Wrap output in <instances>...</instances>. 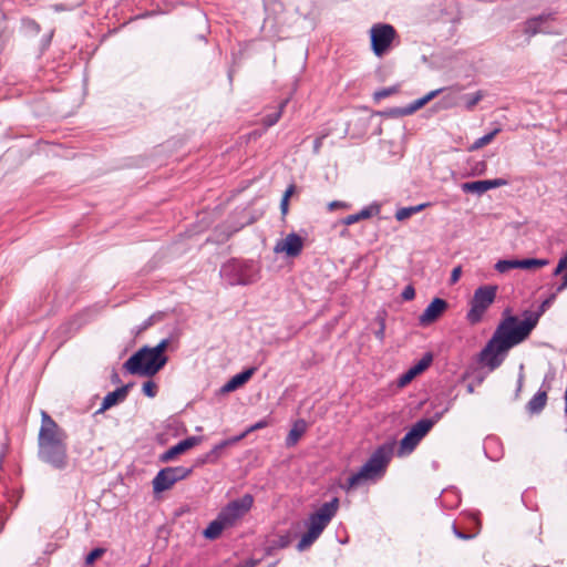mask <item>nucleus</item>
I'll use <instances>...</instances> for the list:
<instances>
[{"label": "nucleus", "mask_w": 567, "mask_h": 567, "mask_svg": "<svg viewBox=\"0 0 567 567\" xmlns=\"http://www.w3.org/2000/svg\"><path fill=\"white\" fill-rule=\"evenodd\" d=\"M557 295L555 291L546 298L539 306L538 311H525L523 321H518L515 316L505 318L481 351L480 361L491 370L498 368L503 362L499 354L528 338L537 326L540 316L553 305Z\"/></svg>", "instance_id": "obj_1"}, {"label": "nucleus", "mask_w": 567, "mask_h": 567, "mask_svg": "<svg viewBox=\"0 0 567 567\" xmlns=\"http://www.w3.org/2000/svg\"><path fill=\"white\" fill-rule=\"evenodd\" d=\"M68 434L49 414L42 413L38 436V457L51 467L63 471L69 465Z\"/></svg>", "instance_id": "obj_2"}, {"label": "nucleus", "mask_w": 567, "mask_h": 567, "mask_svg": "<svg viewBox=\"0 0 567 567\" xmlns=\"http://www.w3.org/2000/svg\"><path fill=\"white\" fill-rule=\"evenodd\" d=\"M394 445L395 443L392 441L378 446L359 472L349 476L347 483L341 485V487L348 492L359 486L364 481L381 478L392 458Z\"/></svg>", "instance_id": "obj_3"}, {"label": "nucleus", "mask_w": 567, "mask_h": 567, "mask_svg": "<svg viewBox=\"0 0 567 567\" xmlns=\"http://www.w3.org/2000/svg\"><path fill=\"white\" fill-rule=\"evenodd\" d=\"M338 507L339 499L334 497L330 502L322 504L318 511L309 515L305 523L308 530L301 536L297 544L298 551H305L312 546L337 514Z\"/></svg>", "instance_id": "obj_4"}, {"label": "nucleus", "mask_w": 567, "mask_h": 567, "mask_svg": "<svg viewBox=\"0 0 567 567\" xmlns=\"http://www.w3.org/2000/svg\"><path fill=\"white\" fill-rule=\"evenodd\" d=\"M260 269L254 260L233 258L220 268V277L229 286H247L259 279Z\"/></svg>", "instance_id": "obj_5"}, {"label": "nucleus", "mask_w": 567, "mask_h": 567, "mask_svg": "<svg viewBox=\"0 0 567 567\" xmlns=\"http://www.w3.org/2000/svg\"><path fill=\"white\" fill-rule=\"evenodd\" d=\"M163 360L155 358L151 347H143L132 354L123 364V368L131 374L141 377H153L164 368Z\"/></svg>", "instance_id": "obj_6"}, {"label": "nucleus", "mask_w": 567, "mask_h": 567, "mask_svg": "<svg viewBox=\"0 0 567 567\" xmlns=\"http://www.w3.org/2000/svg\"><path fill=\"white\" fill-rule=\"evenodd\" d=\"M442 412H437L430 419H421L415 422L411 429L405 433L400 442L399 455L412 453L422 439L431 431V429L442 417Z\"/></svg>", "instance_id": "obj_7"}, {"label": "nucleus", "mask_w": 567, "mask_h": 567, "mask_svg": "<svg viewBox=\"0 0 567 567\" xmlns=\"http://www.w3.org/2000/svg\"><path fill=\"white\" fill-rule=\"evenodd\" d=\"M497 293V286L485 285L478 287L473 295L471 300V309L466 315V319L470 323H478L488 307L495 301Z\"/></svg>", "instance_id": "obj_8"}, {"label": "nucleus", "mask_w": 567, "mask_h": 567, "mask_svg": "<svg viewBox=\"0 0 567 567\" xmlns=\"http://www.w3.org/2000/svg\"><path fill=\"white\" fill-rule=\"evenodd\" d=\"M556 20L555 12L542 13L539 16L527 19L523 24L522 29H516L512 32L513 38H518L519 33L526 35L525 43L528 44L532 37L545 33H555L553 29V22Z\"/></svg>", "instance_id": "obj_9"}, {"label": "nucleus", "mask_w": 567, "mask_h": 567, "mask_svg": "<svg viewBox=\"0 0 567 567\" xmlns=\"http://www.w3.org/2000/svg\"><path fill=\"white\" fill-rule=\"evenodd\" d=\"M396 37L393 25L388 23H375L370 29L371 49L373 53L381 58L389 49Z\"/></svg>", "instance_id": "obj_10"}, {"label": "nucleus", "mask_w": 567, "mask_h": 567, "mask_svg": "<svg viewBox=\"0 0 567 567\" xmlns=\"http://www.w3.org/2000/svg\"><path fill=\"white\" fill-rule=\"evenodd\" d=\"M193 473V467L168 466L162 468L153 478L154 493H162L169 489L175 483L187 478Z\"/></svg>", "instance_id": "obj_11"}, {"label": "nucleus", "mask_w": 567, "mask_h": 567, "mask_svg": "<svg viewBox=\"0 0 567 567\" xmlns=\"http://www.w3.org/2000/svg\"><path fill=\"white\" fill-rule=\"evenodd\" d=\"M252 505V495L245 494L244 496L229 502L221 508L218 515L229 527H231L251 509Z\"/></svg>", "instance_id": "obj_12"}, {"label": "nucleus", "mask_w": 567, "mask_h": 567, "mask_svg": "<svg viewBox=\"0 0 567 567\" xmlns=\"http://www.w3.org/2000/svg\"><path fill=\"white\" fill-rule=\"evenodd\" d=\"M447 301L442 298H434L419 317L421 326L425 327L435 322L447 309Z\"/></svg>", "instance_id": "obj_13"}, {"label": "nucleus", "mask_w": 567, "mask_h": 567, "mask_svg": "<svg viewBox=\"0 0 567 567\" xmlns=\"http://www.w3.org/2000/svg\"><path fill=\"white\" fill-rule=\"evenodd\" d=\"M244 437H245V434H240V435H237V436H234V437H230V439L219 442L209 452H207L205 455L197 458V461H196L197 465H203V464H207V463L215 464L219 460V457L223 455L224 451L227 447L236 444Z\"/></svg>", "instance_id": "obj_14"}, {"label": "nucleus", "mask_w": 567, "mask_h": 567, "mask_svg": "<svg viewBox=\"0 0 567 567\" xmlns=\"http://www.w3.org/2000/svg\"><path fill=\"white\" fill-rule=\"evenodd\" d=\"M303 248V239L296 233H290L285 239L278 241L275 247L276 252H285L288 257H297Z\"/></svg>", "instance_id": "obj_15"}, {"label": "nucleus", "mask_w": 567, "mask_h": 567, "mask_svg": "<svg viewBox=\"0 0 567 567\" xmlns=\"http://www.w3.org/2000/svg\"><path fill=\"white\" fill-rule=\"evenodd\" d=\"M505 185H507L506 179L494 178V179L466 182L461 185V188L464 193H476L478 195H482L489 189L497 188V187L505 186Z\"/></svg>", "instance_id": "obj_16"}, {"label": "nucleus", "mask_w": 567, "mask_h": 567, "mask_svg": "<svg viewBox=\"0 0 567 567\" xmlns=\"http://www.w3.org/2000/svg\"><path fill=\"white\" fill-rule=\"evenodd\" d=\"M202 442V436H189L176 445L169 447L163 454L159 455L158 460L162 463H167L174 460L177 455L186 452L187 450L198 445Z\"/></svg>", "instance_id": "obj_17"}, {"label": "nucleus", "mask_w": 567, "mask_h": 567, "mask_svg": "<svg viewBox=\"0 0 567 567\" xmlns=\"http://www.w3.org/2000/svg\"><path fill=\"white\" fill-rule=\"evenodd\" d=\"M443 91H444V89L433 90V91L429 92L426 95H424L423 97L413 101L412 103H410L409 105H406L404 107L391 109L389 113L393 116L410 115V114L416 112L417 110H420L421 107H423L426 103H429L431 100H433L435 96H437Z\"/></svg>", "instance_id": "obj_18"}, {"label": "nucleus", "mask_w": 567, "mask_h": 567, "mask_svg": "<svg viewBox=\"0 0 567 567\" xmlns=\"http://www.w3.org/2000/svg\"><path fill=\"white\" fill-rule=\"evenodd\" d=\"M433 355L430 352H426L422 359L415 363L413 367H411L405 373H403L399 379V384L401 386L406 385L410 383L417 374L425 371L432 363Z\"/></svg>", "instance_id": "obj_19"}, {"label": "nucleus", "mask_w": 567, "mask_h": 567, "mask_svg": "<svg viewBox=\"0 0 567 567\" xmlns=\"http://www.w3.org/2000/svg\"><path fill=\"white\" fill-rule=\"evenodd\" d=\"M133 385H134V383L130 382V383L124 384L121 388H117L116 390L107 393L103 399V402L101 404L99 412L106 411V410L111 409L112 406H114L115 404L125 401V399L127 398L128 391Z\"/></svg>", "instance_id": "obj_20"}, {"label": "nucleus", "mask_w": 567, "mask_h": 567, "mask_svg": "<svg viewBox=\"0 0 567 567\" xmlns=\"http://www.w3.org/2000/svg\"><path fill=\"white\" fill-rule=\"evenodd\" d=\"M256 371H257V368L251 367L249 369L244 370L240 373L235 374L229 381H227L221 386V389H220L221 392L228 393V392L237 390L239 386L244 385L254 375V373Z\"/></svg>", "instance_id": "obj_21"}, {"label": "nucleus", "mask_w": 567, "mask_h": 567, "mask_svg": "<svg viewBox=\"0 0 567 567\" xmlns=\"http://www.w3.org/2000/svg\"><path fill=\"white\" fill-rule=\"evenodd\" d=\"M291 543L290 533L278 535L274 538H268L265 544V556H272L277 550L287 548Z\"/></svg>", "instance_id": "obj_22"}, {"label": "nucleus", "mask_w": 567, "mask_h": 567, "mask_svg": "<svg viewBox=\"0 0 567 567\" xmlns=\"http://www.w3.org/2000/svg\"><path fill=\"white\" fill-rule=\"evenodd\" d=\"M547 403V391L538 390L536 394L527 402L526 411L530 414L540 413Z\"/></svg>", "instance_id": "obj_23"}, {"label": "nucleus", "mask_w": 567, "mask_h": 567, "mask_svg": "<svg viewBox=\"0 0 567 567\" xmlns=\"http://www.w3.org/2000/svg\"><path fill=\"white\" fill-rule=\"evenodd\" d=\"M307 424L303 420H298L295 422L292 429L289 431V434L286 439V445L287 446H293L297 444L299 439L306 432Z\"/></svg>", "instance_id": "obj_24"}, {"label": "nucleus", "mask_w": 567, "mask_h": 567, "mask_svg": "<svg viewBox=\"0 0 567 567\" xmlns=\"http://www.w3.org/2000/svg\"><path fill=\"white\" fill-rule=\"evenodd\" d=\"M229 527L218 515L215 520H213L204 530V536L207 539H216L220 536L221 532Z\"/></svg>", "instance_id": "obj_25"}, {"label": "nucleus", "mask_w": 567, "mask_h": 567, "mask_svg": "<svg viewBox=\"0 0 567 567\" xmlns=\"http://www.w3.org/2000/svg\"><path fill=\"white\" fill-rule=\"evenodd\" d=\"M429 205H430L429 203H423V204H420V205H416V206L402 207V208L396 210L395 218L399 221H403V220L410 218L412 215H414L416 213H420L421 210H423Z\"/></svg>", "instance_id": "obj_26"}, {"label": "nucleus", "mask_w": 567, "mask_h": 567, "mask_svg": "<svg viewBox=\"0 0 567 567\" xmlns=\"http://www.w3.org/2000/svg\"><path fill=\"white\" fill-rule=\"evenodd\" d=\"M287 103H288V100L282 101L279 104V107H278V110L276 112L267 114L262 118L264 125L267 126V127H270V126H274L275 124H277L278 121L280 120L281 115H282V112H284Z\"/></svg>", "instance_id": "obj_27"}, {"label": "nucleus", "mask_w": 567, "mask_h": 567, "mask_svg": "<svg viewBox=\"0 0 567 567\" xmlns=\"http://www.w3.org/2000/svg\"><path fill=\"white\" fill-rule=\"evenodd\" d=\"M501 132V128L499 127H496L495 130H493L492 132L483 135L482 137L477 138L471 146H470V151H476V150H480L482 147H484L485 145L489 144L494 137Z\"/></svg>", "instance_id": "obj_28"}, {"label": "nucleus", "mask_w": 567, "mask_h": 567, "mask_svg": "<svg viewBox=\"0 0 567 567\" xmlns=\"http://www.w3.org/2000/svg\"><path fill=\"white\" fill-rule=\"evenodd\" d=\"M548 264L547 259H537V258H526V259H518V268L522 269H533V268H539L543 266H546Z\"/></svg>", "instance_id": "obj_29"}, {"label": "nucleus", "mask_w": 567, "mask_h": 567, "mask_svg": "<svg viewBox=\"0 0 567 567\" xmlns=\"http://www.w3.org/2000/svg\"><path fill=\"white\" fill-rule=\"evenodd\" d=\"M169 344V339H163L157 346L151 348V352L155 354V358H158L159 360H163V362L166 364L168 361L167 355L164 354L165 350L167 349Z\"/></svg>", "instance_id": "obj_30"}, {"label": "nucleus", "mask_w": 567, "mask_h": 567, "mask_svg": "<svg viewBox=\"0 0 567 567\" xmlns=\"http://www.w3.org/2000/svg\"><path fill=\"white\" fill-rule=\"evenodd\" d=\"M515 268H518V259H502L495 264V270L501 274Z\"/></svg>", "instance_id": "obj_31"}, {"label": "nucleus", "mask_w": 567, "mask_h": 567, "mask_svg": "<svg viewBox=\"0 0 567 567\" xmlns=\"http://www.w3.org/2000/svg\"><path fill=\"white\" fill-rule=\"evenodd\" d=\"M484 97V94L482 91H477L473 94H466L463 96L465 101V107L468 111H472L476 104Z\"/></svg>", "instance_id": "obj_32"}, {"label": "nucleus", "mask_w": 567, "mask_h": 567, "mask_svg": "<svg viewBox=\"0 0 567 567\" xmlns=\"http://www.w3.org/2000/svg\"><path fill=\"white\" fill-rule=\"evenodd\" d=\"M399 91L398 86H389V87H382L373 93V99L375 101H381L392 94H395Z\"/></svg>", "instance_id": "obj_33"}, {"label": "nucleus", "mask_w": 567, "mask_h": 567, "mask_svg": "<svg viewBox=\"0 0 567 567\" xmlns=\"http://www.w3.org/2000/svg\"><path fill=\"white\" fill-rule=\"evenodd\" d=\"M106 549L102 547H97L92 549L85 557L86 565H93L96 559L102 557L105 554Z\"/></svg>", "instance_id": "obj_34"}, {"label": "nucleus", "mask_w": 567, "mask_h": 567, "mask_svg": "<svg viewBox=\"0 0 567 567\" xmlns=\"http://www.w3.org/2000/svg\"><path fill=\"white\" fill-rule=\"evenodd\" d=\"M379 212H380V208L378 205H371L369 207H364L357 214H358L360 220H363V219L371 218L373 215H377Z\"/></svg>", "instance_id": "obj_35"}, {"label": "nucleus", "mask_w": 567, "mask_h": 567, "mask_svg": "<svg viewBox=\"0 0 567 567\" xmlns=\"http://www.w3.org/2000/svg\"><path fill=\"white\" fill-rule=\"evenodd\" d=\"M143 393L148 398H155L157 394V384L153 381H146L143 384Z\"/></svg>", "instance_id": "obj_36"}, {"label": "nucleus", "mask_w": 567, "mask_h": 567, "mask_svg": "<svg viewBox=\"0 0 567 567\" xmlns=\"http://www.w3.org/2000/svg\"><path fill=\"white\" fill-rule=\"evenodd\" d=\"M269 422L266 420V419H262L260 421H258L257 423L250 425L245 432H243L241 434H245V436L256 430H259V429H264L266 426H268Z\"/></svg>", "instance_id": "obj_37"}, {"label": "nucleus", "mask_w": 567, "mask_h": 567, "mask_svg": "<svg viewBox=\"0 0 567 567\" xmlns=\"http://www.w3.org/2000/svg\"><path fill=\"white\" fill-rule=\"evenodd\" d=\"M401 297L405 301H410V300L414 299V297H415V289H414V287L412 285H408L403 289V291L401 293Z\"/></svg>", "instance_id": "obj_38"}, {"label": "nucleus", "mask_w": 567, "mask_h": 567, "mask_svg": "<svg viewBox=\"0 0 567 567\" xmlns=\"http://www.w3.org/2000/svg\"><path fill=\"white\" fill-rule=\"evenodd\" d=\"M379 319V322H380V327L379 329L374 332L377 339H379L380 341H383L384 340V334H385V320L384 318H381V317H378Z\"/></svg>", "instance_id": "obj_39"}, {"label": "nucleus", "mask_w": 567, "mask_h": 567, "mask_svg": "<svg viewBox=\"0 0 567 567\" xmlns=\"http://www.w3.org/2000/svg\"><path fill=\"white\" fill-rule=\"evenodd\" d=\"M358 221H360L358 214L348 215L347 217H344L340 220V223L346 226L353 225Z\"/></svg>", "instance_id": "obj_40"}, {"label": "nucleus", "mask_w": 567, "mask_h": 567, "mask_svg": "<svg viewBox=\"0 0 567 567\" xmlns=\"http://www.w3.org/2000/svg\"><path fill=\"white\" fill-rule=\"evenodd\" d=\"M452 530H453V534H454L457 538L463 539V540H468V539H471V538L473 537L472 535L466 534V533H464V532L460 530V529L456 527L455 523L452 525Z\"/></svg>", "instance_id": "obj_41"}, {"label": "nucleus", "mask_w": 567, "mask_h": 567, "mask_svg": "<svg viewBox=\"0 0 567 567\" xmlns=\"http://www.w3.org/2000/svg\"><path fill=\"white\" fill-rule=\"evenodd\" d=\"M327 137V134H322L320 136H318L315 142H313V153L315 154H319L320 153V150L322 147V144H323V140Z\"/></svg>", "instance_id": "obj_42"}, {"label": "nucleus", "mask_w": 567, "mask_h": 567, "mask_svg": "<svg viewBox=\"0 0 567 567\" xmlns=\"http://www.w3.org/2000/svg\"><path fill=\"white\" fill-rule=\"evenodd\" d=\"M461 274H462V267L461 266H457L455 268H453L452 272H451V278H450V282L453 285V284H456L461 277Z\"/></svg>", "instance_id": "obj_43"}, {"label": "nucleus", "mask_w": 567, "mask_h": 567, "mask_svg": "<svg viewBox=\"0 0 567 567\" xmlns=\"http://www.w3.org/2000/svg\"><path fill=\"white\" fill-rule=\"evenodd\" d=\"M329 210H334L337 208H349V204L344 203V202H340V200H333L329 204Z\"/></svg>", "instance_id": "obj_44"}, {"label": "nucleus", "mask_w": 567, "mask_h": 567, "mask_svg": "<svg viewBox=\"0 0 567 567\" xmlns=\"http://www.w3.org/2000/svg\"><path fill=\"white\" fill-rule=\"evenodd\" d=\"M566 268H567V266L564 262H561L560 260H558V264L553 271V276H559Z\"/></svg>", "instance_id": "obj_45"}, {"label": "nucleus", "mask_w": 567, "mask_h": 567, "mask_svg": "<svg viewBox=\"0 0 567 567\" xmlns=\"http://www.w3.org/2000/svg\"><path fill=\"white\" fill-rule=\"evenodd\" d=\"M567 288V271L565 272V275L563 276V281L560 285H558L556 287V293H560L561 291H564L565 289Z\"/></svg>", "instance_id": "obj_46"}, {"label": "nucleus", "mask_w": 567, "mask_h": 567, "mask_svg": "<svg viewBox=\"0 0 567 567\" xmlns=\"http://www.w3.org/2000/svg\"><path fill=\"white\" fill-rule=\"evenodd\" d=\"M260 563V559L249 558L247 559L243 567H256Z\"/></svg>", "instance_id": "obj_47"}, {"label": "nucleus", "mask_w": 567, "mask_h": 567, "mask_svg": "<svg viewBox=\"0 0 567 567\" xmlns=\"http://www.w3.org/2000/svg\"><path fill=\"white\" fill-rule=\"evenodd\" d=\"M288 207H289V200H286L285 198H282L280 202V210H281L282 215H286L288 213Z\"/></svg>", "instance_id": "obj_48"}, {"label": "nucleus", "mask_w": 567, "mask_h": 567, "mask_svg": "<svg viewBox=\"0 0 567 567\" xmlns=\"http://www.w3.org/2000/svg\"><path fill=\"white\" fill-rule=\"evenodd\" d=\"M295 192V185L291 184L285 192L282 198H285L286 200H289L290 196L293 194Z\"/></svg>", "instance_id": "obj_49"}, {"label": "nucleus", "mask_w": 567, "mask_h": 567, "mask_svg": "<svg viewBox=\"0 0 567 567\" xmlns=\"http://www.w3.org/2000/svg\"><path fill=\"white\" fill-rule=\"evenodd\" d=\"M522 386H523V375H520L518 379L517 393L522 390Z\"/></svg>", "instance_id": "obj_50"}, {"label": "nucleus", "mask_w": 567, "mask_h": 567, "mask_svg": "<svg viewBox=\"0 0 567 567\" xmlns=\"http://www.w3.org/2000/svg\"><path fill=\"white\" fill-rule=\"evenodd\" d=\"M112 381H113L114 383L120 382V378H118V374H117V373H113V375H112Z\"/></svg>", "instance_id": "obj_51"}, {"label": "nucleus", "mask_w": 567, "mask_h": 567, "mask_svg": "<svg viewBox=\"0 0 567 567\" xmlns=\"http://www.w3.org/2000/svg\"><path fill=\"white\" fill-rule=\"evenodd\" d=\"M467 390H468V392H470V393H472L474 389H473V386H472V385H468V386H467Z\"/></svg>", "instance_id": "obj_52"}, {"label": "nucleus", "mask_w": 567, "mask_h": 567, "mask_svg": "<svg viewBox=\"0 0 567 567\" xmlns=\"http://www.w3.org/2000/svg\"><path fill=\"white\" fill-rule=\"evenodd\" d=\"M277 564H278V561H275V563L270 564L269 567H275Z\"/></svg>", "instance_id": "obj_53"}]
</instances>
